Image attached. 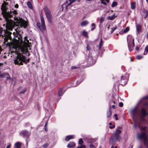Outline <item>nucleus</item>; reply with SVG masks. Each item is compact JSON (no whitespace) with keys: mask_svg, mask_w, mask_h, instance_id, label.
<instances>
[{"mask_svg":"<svg viewBox=\"0 0 148 148\" xmlns=\"http://www.w3.org/2000/svg\"><path fill=\"white\" fill-rule=\"evenodd\" d=\"M29 59L27 58L23 55L18 54L14 59V64L16 65H23V62L25 64L29 62Z\"/></svg>","mask_w":148,"mask_h":148,"instance_id":"f257e3e1","label":"nucleus"},{"mask_svg":"<svg viewBox=\"0 0 148 148\" xmlns=\"http://www.w3.org/2000/svg\"><path fill=\"white\" fill-rule=\"evenodd\" d=\"M137 111L135 112V115L138 114L140 117V123L138 124L139 126H140L141 125H145L147 123V121L144 118V117L147 115L146 110L144 108H142L140 111L137 110Z\"/></svg>","mask_w":148,"mask_h":148,"instance_id":"f03ea898","label":"nucleus"},{"mask_svg":"<svg viewBox=\"0 0 148 148\" xmlns=\"http://www.w3.org/2000/svg\"><path fill=\"white\" fill-rule=\"evenodd\" d=\"M24 43L22 45L19 46V49L21 50L23 53H27L28 52L27 47H30L31 45L29 44V40L27 39V37L26 36L24 37Z\"/></svg>","mask_w":148,"mask_h":148,"instance_id":"7ed1b4c3","label":"nucleus"},{"mask_svg":"<svg viewBox=\"0 0 148 148\" xmlns=\"http://www.w3.org/2000/svg\"><path fill=\"white\" fill-rule=\"evenodd\" d=\"M8 4V3H7L4 1V3L2 4L1 8L2 12L5 13L3 16L7 21L9 20V18H11L12 17V15H11L9 14L8 11V12H7L8 8L6 5Z\"/></svg>","mask_w":148,"mask_h":148,"instance_id":"20e7f679","label":"nucleus"},{"mask_svg":"<svg viewBox=\"0 0 148 148\" xmlns=\"http://www.w3.org/2000/svg\"><path fill=\"white\" fill-rule=\"evenodd\" d=\"M137 138L139 139L143 140L144 145L148 148V134L142 132L138 134Z\"/></svg>","mask_w":148,"mask_h":148,"instance_id":"39448f33","label":"nucleus"},{"mask_svg":"<svg viewBox=\"0 0 148 148\" xmlns=\"http://www.w3.org/2000/svg\"><path fill=\"white\" fill-rule=\"evenodd\" d=\"M127 42L129 50L131 51L133 50L132 48L134 46V39L131 36H129L127 37Z\"/></svg>","mask_w":148,"mask_h":148,"instance_id":"423d86ee","label":"nucleus"},{"mask_svg":"<svg viewBox=\"0 0 148 148\" xmlns=\"http://www.w3.org/2000/svg\"><path fill=\"white\" fill-rule=\"evenodd\" d=\"M44 9L48 21L49 23H51L52 22V16L51 11L46 6L44 7Z\"/></svg>","mask_w":148,"mask_h":148,"instance_id":"0eeeda50","label":"nucleus"},{"mask_svg":"<svg viewBox=\"0 0 148 148\" xmlns=\"http://www.w3.org/2000/svg\"><path fill=\"white\" fill-rule=\"evenodd\" d=\"M40 19L42 26H41L40 23H37V25L41 31H45L46 30V26L44 17L43 16H41Z\"/></svg>","mask_w":148,"mask_h":148,"instance_id":"6e6552de","label":"nucleus"},{"mask_svg":"<svg viewBox=\"0 0 148 148\" xmlns=\"http://www.w3.org/2000/svg\"><path fill=\"white\" fill-rule=\"evenodd\" d=\"M121 131L118 129H116V131L113 133L114 136H112L117 141H119L121 140V137L120 134L121 133Z\"/></svg>","mask_w":148,"mask_h":148,"instance_id":"1a4fd4ad","label":"nucleus"},{"mask_svg":"<svg viewBox=\"0 0 148 148\" xmlns=\"http://www.w3.org/2000/svg\"><path fill=\"white\" fill-rule=\"evenodd\" d=\"M137 111V110L136 108H134V109L132 110L131 111V114L132 115V119L134 121V128H136L137 126V123L136 122L135 118L136 117L135 116V112Z\"/></svg>","mask_w":148,"mask_h":148,"instance_id":"9d476101","label":"nucleus"},{"mask_svg":"<svg viewBox=\"0 0 148 148\" xmlns=\"http://www.w3.org/2000/svg\"><path fill=\"white\" fill-rule=\"evenodd\" d=\"M128 76H122L121 79V84L123 86H125L127 83L128 80Z\"/></svg>","mask_w":148,"mask_h":148,"instance_id":"9b49d317","label":"nucleus"},{"mask_svg":"<svg viewBox=\"0 0 148 148\" xmlns=\"http://www.w3.org/2000/svg\"><path fill=\"white\" fill-rule=\"evenodd\" d=\"M31 133L26 130H23L21 132L20 134L23 137L27 138L29 137Z\"/></svg>","mask_w":148,"mask_h":148,"instance_id":"f8f14e48","label":"nucleus"},{"mask_svg":"<svg viewBox=\"0 0 148 148\" xmlns=\"http://www.w3.org/2000/svg\"><path fill=\"white\" fill-rule=\"evenodd\" d=\"M19 24L21 27L24 28H26L28 26L27 22L22 19L19 21Z\"/></svg>","mask_w":148,"mask_h":148,"instance_id":"ddd939ff","label":"nucleus"},{"mask_svg":"<svg viewBox=\"0 0 148 148\" xmlns=\"http://www.w3.org/2000/svg\"><path fill=\"white\" fill-rule=\"evenodd\" d=\"M116 140L115 139V138L111 136L109 140V144L111 145H113L116 142Z\"/></svg>","mask_w":148,"mask_h":148,"instance_id":"4468645a","label":"nucleus"},{"mask_svg":"<svg viewBox=\"0 0 148 148\" xmlns=\"http://www.w3.org/2000/svg\"><path fill=\"white\" fill-rule=\"evenodd\" d=\"M1 76L3 77H6L7 79H11L9 74L7 73H3L1 75Z\"/></svg>","mask_w":148,"mask_h":148,"instance_id":"2eb2a0df","label":"nucleus"},{"mask_svg":"<svg viewBox=\"0 0 148 148\" xmlns=\"http://www.w3.org/2000/svg\"><path fill=\"white\" fill-rule=\"evenodd\" d=\"M75 138V136L74 135H69L66 137L65 138V140L66 141H68L74 138Z\"/></svg>","mask_w":148,"mask_h":148,"instance_id":"dca6fc26","label":"nucleus"},{"mask_svg":"<svg viewBox=\"0 0 148 148\" xmlns=\"http://www.w3.org/2000/svg\"><path fill=\"white\" fill-rule=\"evenodd\" d=\"M75 146V144L74 142H70L67 145V147L70 148L73 147Z\"/></svg>","mask_w":148,"mask_h":148,"instance_id":"f3484780","label":"nucleus"},{"mask_svg":"<svg viewBox=\"0 0 148 148\" xmlns=\"http://www.w3.org/2000/svg\"><path fill=\"white\" fill-rule=\"evenodd\" d=\"M141 26L139 24L136 25V33L137 34H139L141 30Z\"/></svg>","mask_w":148,"mask_h":148,"instance_id":"a211bd4d","label":"nucleus"},{"mask_svg":"<svg viewBox=\"0 0 148 148\" xmlns=\"http://www.w3.org/2000/svg\"><path fill=\"white\" fill-rule=\"evenodd\" d=\"M103 45V39L102 38H101V41L99 44L98 46H97V47L98 48L99 50H101V47Z\"/></svg>","mask_w":148,"mask_h":148,"instance_id":"6ab92c4d","label":"nucleus"},{"mask_svg":"<svg viewBox=\"0 0 148 148\" xmlns=\"http://www.w3.org/2000/svg\"><path fill=\"white\" fill-rule=\"evenodd\" d=\"M88 23V22L87 21L85 20L82 21L81 23V25L82 26H85Z\"/></svg>","mask_w":148,"mask_h":148,"instance_id":"aec40b11","label":"nucleus"},{"mask_svg":"<svg viewBox=\"0 0 148 148\" xmlns=\"http://www.w3.org/2000/svg\"><path fill=\"white\" fill-rule=\"evenodd\" d=\"M136 3L135 2H132L131 3V9L132 10H134L136 8Z\"/></svg>","mask_w":148,"mask_h":148,"instance_id":"412c9836","label":"nucleus"},{"mask_svg":"<svg viewBox=\"0 0 148 148\" xmlns=\"http://www.w3.org/2000/svg\"><path fill=\"white\" fill-rule=\"evenodd\" d=\"M63 88H61L60 89L58 93V95L60 97L61 96H62L63 95V94L64 93V92H63Z\"/></svg>","mask_w":148,"mask_h":148,"instance_id":"4be33fe9","label":"nucleus"},{"mask_svg":"<svg viewBox=\"0 0 148 148\" xmlns=\"http://www.w3.org/2000/svg\"><path fill=\"white\" fill-rule=\"evenodd\" d=\"M5 146V144L3 141H0V147L1 148H4Z\"/></svg>","mask_w":148,"mask_h":148,"instance_id":"5701e85b","label":"nucleus"},{"mask_svg":"<svg viewBox=\"0 0 148 148\" xmlns=\"http://www.w3.org/2000/svg\"><path fill=\"white\" fill-rule=\"evenodd\" d=\"M115 16L114 15H113L111 16H109L107 17V18L108 19L110 20H113L115 19Z\"/></svg>","mask_w":148,"mask_h":148,"instance_id":"b1692460","label":"nucleus"},{"mask_svg":"<svg viewBox=\"0 0 148 148\" xmlns=\"http://www.w3.org/2000/svg\"><path fill=\"white\" fill-rule=\"evenodd\" d=\"M148 52V45H147L145 48V51L144 53V55H146Z\"/></svg>","mask_w":148,"mask_h":148,"instance_id":"393cba45","label":"nucleus"},{"mask_svg":"<svg viewBox=\"0 0 148 148\" xmlns=\"http://www.w3.org/2000/svg\"><path fill=\"white\" fill-rule=\"evenodd\" d=\"M82 34L85 36L87 37H88V32H86L85 30H84L83 31Z\"/></svg>","mask_w":148,"mask_h":148,"instance_id":"a878e982","label":"nucleus"},{"mask_svg":"<svg viewBox=\"0 0 148 148\" xmlns=\"http://www.w3.org/2000/svg\"><path fill=\"white\" fill-rule=\"evenodd\" d=\"M96 140L97 139L95 138H92L90 139L89 140V142L90 143V144L92 143L93 142H95Z\"/></svg>","mask_w":148,"mask_h":148,"instance_id":"bb28decb","label":"nucleus"},{"mask_svg":"<svg viewBox=\"0 0 148 148\" xmlns=\"http://www.w3.org/2000/svg\"><path fill=\"white\" fill-rule=\"evenodd\" d=\"M105 18L103 17H101L99 19V22L101 24L104 21Z\"/></svg>","mask_w":148,"mask_h":148,"instance_id":"cd10ccee","label":"nucleus"},{"mask_svg":"<svg viewBox=\"0 0 148 148\" xmlns=\"http://www.w3.org/2000/svg\"><path fill=\"white\" fill-rule=\"evenodd\" d=\"M112 114V112L111 111L110 109H109V111L107 112V117L109 118L110 116Z\"/></svg>","mask_w":148,"mask_h":148,"instance_id":"c85d7f7f","label":"nucleus"},{"mask_svg":"<svg viewBox=\"0 0 148 148\" xmlns=\"http://www.w3.org/2000/svg\"><path fill=\"white\" fill-rule=\"evenodd\" d=\"M27 4L29 8L30 9H32V5L30 2L28 1L27 3Z\"/></svg>","mask_w":148,"mask_h":148,"instance_id":"c756f323","label":"nucleus"},{"mask_svg":"<svg viewBox=\"0 0 148 148\" xmlns=\"http://www.w3.org/2000/svg\"><path fill=\"white\" fill-rule=\"evenodd\" d=\"M144 12L145 13L144 18H146L148 16V12L146 10H144Z\"/></svg>","mask_w":148,"mask_h":148,"instance_id":"7c9ffc66","label":"nucleus"},{"mask_svg":"<svg viewBox=\"0 0 148 148\" xmlns=\"http://www.w3.org/2000/svg\"><path fill=\"white\" fill-rule=\"evenodd\" d=\"M15 145L16 147H20L21 146V143L17 142L15 143Z\"/></svg>","mask_w":148,"mask_h":148,"instance_id":"2f4dec72","label":"nucleus"},{"mask_svg":"<svg viewBox=\"0 0 148 148\" xmlns=\"http://www.w3.org/2000/svg\"><path fill=\"white\" fill-rule=\"evenodd\" d=\"M117 5V2L115 1H113L111 5V6L112 7H114L116 6Z\"/></svg>","mask_w":148,"mask_h":148,"instance_id":"473e14b6","label":"nucleus"},{"mask_svg":"<svg viewBox=\"0 0 148 148\" xmlns=\"http://www.w3.org/2000/svg\"><path fill=\"white\" fill-rule=\"evenodd\" d=\"M83 141L82 138H80L79 140L78 143L79 144L82 145L83 143Z\"/></svg>","mask_w":148,"mask_h":148,"instance_id":"72a5a7b5","label":"nucleus"},{"mask_svg":"<svg viewBox=\"0 0 148 148\" xmlns=\"http://www.w3.org/2000/svg\"><path fill=\"white\" fill-rule=\"evenodd\" d=\"M49 145V143H47L43 144V145H42V147L44 148H46Z\"/></svg>","mask_w":148,"mask_h":148,"instance_id":"f704fd0d","label":"nucleus"},{"mask_svg":"<svg viewBox=\"0 0 148 148\" xmlns=\"http://www.w3.org/2000/svg\"><path fill=\"white\" fill-rule=\"evenodd\" d=\"M129 27H127L124 30L123 32L124 33H126L129 30Z\"/></svg>","mask_w":148,"mask_h":148,"instance_id":"c9c22d12","label":"nucleus"},{"mask_svg":"<svg viewBox=\"0 0 148 148\" xmlns=\"http://www.w3.org/2000/svg\"><path fill=\"white\" fill-rule=\"evenodd\" d=\"M117 27L116 26L111 28L112 31L111 32L112 33L116 29Z\"/></svg>","mask_w":148,"mask_h":148,"instance_id":"e433bc0d","label":"nucleus"},{"mask_svg":"<svg viewBox=\"0 0 148 148\" xmlns=\"http://www.w3.org/2000/svg\"><path fill=\"white\" fill-rule=\"evenodd\" d=\"M140 129L141 130H143V131H145L146 129V127L145 126L141 127L140 126Z\"/></svg>","mask_w":148,"mask_h":148,"instance_id":"4c0bfd02","label":"nucleus"},{"mask_svg":"<svg viewBox=\"0 0 148 148\" xmlns=\"http://www.w3.org/2000/svg\"><path fill=\"white\" fill-rule=\"evenodd\" d=\"M79 66H73L71 67V69L72 70H73L74 69H78V68H79Z\"/></svg>","mask_w":148,"mask_h":148,"instance_id":"58836bf2","label":"nucleus"},{"mask_svg":"<svg viewBox=\"0 0 148 148\" xmlns=\"http://www.w3.org/2000/svg\"><path fill=\"white\" fill-rule=\"evenodd\" d=\"M143 57L142 56H136V58L140 60L143 58Z\"/></svg>","mask_w":148,"mask_h":148,"instance_id":"ea45409f","label":"nucleus"},{"mask_svg":"<svg viewBox=\"0 0 148 148\" xmlns=\"http://www.w3.org/2000/svg\"><path fill=\"white\" fill-rule=\"evenodd\" d=\"M119 106L120 107H122L123 106V103L122 102H120L119 103Z\"/></svg>","mask_w":148,"mask_h":148,"instance_id":"a19ab883","label":"nucleus"},{"mask_svg":"<svg viewBox=\"0 0 148 148\" xmlns=\"http://www.w3.org/2000/svg\"><path fill=\"white\" fill-rule=\"evenodd\" d=\"M80 148H86V146L84 145H81L80 146H78Z\"/></svg>","mask_w":148,"mask_h":148,"instance_id":"79ce46f5","label":"nucleus"},{"mask_svg":"<svg viewBox=\"0 0 148 148\" xmlns=\"http://www.w3.org/2000/svg\"><path fill=\"white\" fill-rule=\"evenodd\" d=\"M90 148H95V146L91 144L90 145Z\"/></svg>","mask_w":148,"mask_h":148,"instance_id":"37998d69","label":"nucleus"},{"mask_svg":"<svg viewBox=\"0 0 148 148\" xmlns=\"http://www.w3.org/2000/svg\"><path fill=\"white\" fill-rule=\"evenodd\" d=\"M90 47L88 45H87V46L86 47V49L88 51H89L90 49Z\"/></svg>","mask_w":148,"mask_h":148,"instance_id":"c03bdc74","label":"nucleus"},{"mask_svg":"<svg viewBox=\"0 0 148 148\" xmlns=\"http://www.w3.org/2000/svg\"><path fill=\"white\" fill-rule=\"evenodd\" d=\"M143 99H148V95L143 97Z\"/></svg>","mask_w":148,"mask_h":148,"instance_id":"a18cd8bd","label":"nucleus"},{"mask_svg":"<svg viewBox=\"0 0 148 148\" xmlns=\"http://www.w3.org/2000/svg\"><path fill=\"white\" fill-rule=\"evenodd\" d=\"M114 116L116 118V120H118V118L117 117V114H115L114 115Z\"/></svg>","mask_w":148,"mask_h":148,"instance_id":"49530a36","label":"nucleus"},{"mask_svg":"<svg viewBox=\"0 0 148 148\" xmlns=\"http://www.w3.org/2000/svg\"><path fill=\"white\" fill-rule=\"evenodd\" d=\"M11 147V145L10 143L6 147V148H10Z\"/></svg>","mask_w":148,"mask_h":148,"instance_id":"de8ad7c7","label":"nucleus"},{"mask_svg":"<svg viewBox=\"0 0 148 148\" xmlns=\"http://www.w3.org/2000/svg\"><path fill=\"white\" fill-rule=\"evenodd\" d=\"M115 127V125H113L112 126H110L109 127V128L110 129H112L113 128H114Z\"/></svg>","mask_w":148,"mask_h":148,"instance_id":"09e8293b","label":"nucleus"},{"mask_svg":"<svg viewBox=\"0 0 148 148\" xmlns=\"http://www.w3.org/2000/svg\"><path fill=\"white\" fill-rule=\"evenodd\" d=\"M13 12V14H14L16 15L17 14V13L16 10H14L13 12Z\"/></svg>","mask_w":148,"mask_h":148,"instance_id":"8fccbe9b","label":"nucleus"},{"mask_svg":"<svg viewBox=\"0 0 148 148\" xmlns=\"http://www.w3.org/2000/svg\"><path fill=\"white\" fill-rule=\"evenodd\" d=\"M25 91H26V90H22L20 92V93L23 94L24 92H25Z\"/></svg>","mask_w":148,"mask_h":148,"instance_id":"3c124183","label":"nucleus"},{"mask_svg":"<svg viewBox=\"0 0 148 148\" xmlns=\"http://www.w3.org/2000/svg\"><path fill=\"white\" fill-rule=\"evenodd\" d=\"M101 3L102 4H103L105 5H107V4L106 3V2H105L103 1H101Z\"/></svg>","mask_w":148,"mask_h":148,"instance_id":"603ef678","label":"nucleus"},{"mask_svg":"<svg viewBox=\"0 0 148 148\" xmlns=\"http://www.w3.org/2000/svg\"><path fill=\"white\" fill-rule=\"evenodd\" d=\"M14 7L15 8H18V5L17 4H16L15 5Z\"/></svg>","mask_w":148,"mask_h":148,"instance_id":"864d4df0","label":"nucleus"},{"mask_svg":"<svg viewBox=\"0 0 148 148\" xmlns=\"http://www.w3.org/2000/svg\"><path fill=\"white\" fill-rule=\"evenodd\" d=\"M136 50L137 51H138L139 50V47L138 46H136Z\"/></svg>","mask_w":148,"mask_h":148,"instance_id":"5fc2aeb1","label":"nucleus"},{"mask_svg":"<svg viewBox=\"0 0 148 148\" xmlns=\"http://www.w3.org/2000/svg\"><path fill=\"white\" fill-rule=\"evenodd\" d=\"M91 26L92 27H94L95 26V25L94 23H92L91 24Z\"/></svg>","mask_w":148,"mask_h":148,"instance_id":"6e6d98bb","label":"nucleus"},{"mask_svg":"<svg viewBox=\"0 0 148 148\" xmlns=\"http://www.w3.org/2000/svg\"><path fill=\"white\" fill-rule=\"evenodd\" d=\"M8 40V38H4V40L5 42H7Z\"/></svg>","mask_w":148,"mask_h":148,"instance_id":"4d7b16f0","label":"nucleus"},{"mask_svg":"<svg viewBox=\"0 0 148 148\" xmlns=\"http://www.w3.org/2000/svg\"><path fill=\"white\" fill-rule=\"evenodd\" d=\"M26 146H27H27H28V141L27 140H26Z\"/></svg>","mask_w":148,"mask_h":148,"instance_id":"13d9d810","label":"nucleus"},{"mask_svg":"<svg viewBox=\"0 0 148 148\" xmlns=\"http://www.w3.org/2000/svg\"><path fill=\"white\" fill-rule=\"evenodd\" d=\"M111 148H117V147L116 146H115L114 147L113 146V145H112L111 147Z\"/></svg>","mask_w":148,"mask_h":148,"instance_id":"bf43d9fd","label":"nucleus"},{"mask_svg":"<svg viewBox=\"0 0 148 148\" xmlns=\"http://www.w3.org/2000/svg\"><path fill=\"white\" fill-rule=\"evenodd\" d=\"M81 81H77L76 82V84H77V85H78L81 82Z\"/></svg>","mask_w":148,"mask_h":148,"instance_id":"052dcab7","label":"nucleus"},{"mask_svg":"<svg viewBox=\"0 0 148 148\" xmlns=\"http://www.w3.org/2000/svg\"><path fill=\"white\" fill-rule=\"evenodd\" d=\"M47 122H46L45 123V127H47Z\"/></svg>","mask_w":148,"mask_h":148,"instance_id":"680f3d73","label":"nucleus"},{"mask_svg":"<svg viewBox=\"0 0 148 148\" xmlns=\"http://www.w3.org/2000/svg\"><path fill=\"white\" fill-rule=\"evenodd\" d=\"M112 107L114 109H115V105H113L112 106Z\"/></svg>","mask_w":148,"mask_h":148,"instance_id":"e2e57ef3","label":"nucleus"},{"mask_svg":"<svg viewBox=\"0 0 148 148\" xmlns=\"http://www.w3.org/2000/svg\"><path fill=\"white\" fill-rule=\"evenodd\" d=\"M45 130L46 131H47L48 130L47 127H45Z\"/></svg>","mask_w":148,"mask_h":148,"instance_id":"0e129e2a","label":"nucleus"},{"mask_svg":"<svg viewBox=\"0 0 148 148\" xmlns=\"http://www.w3.org/2000/svg\"><path fill=\"white\" fill-rule=\"evenodd\" d=\"M95 29V27H93V28H92L91 29V31H93V30L94 29Z\"/></svg>","mask_w":148,"mask_h":148,"instance_id":"69168bd1","label":"nucleus"},{"mask_svg":"<svg viewBox=\"0 0 148 148\" xmlns=\"http://www.w3.org/2000/svg\"><path fill=\"white\" fill-rule=\"evenodd\" d=\"M110 25H109L107 27L108 29H110Z\"/></svg>","mask_w":148,"mask_h":148,"instance_id":"338daca9","label":"nucleus"},{"mask_svg":"<svg viewBox=\"0 0 148 148\" xmlns=\"http://www.w3.org/2000/svg\"><path fill=\"white\" fill-rule=\"evenodd\" d=\"M106 1L108 3H109V0H106Z\"/></svg>","mask_w":148,"mask_h":148,"instance_id":"774afa93","label":"nucleus"}]
</instances>
